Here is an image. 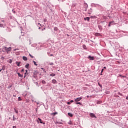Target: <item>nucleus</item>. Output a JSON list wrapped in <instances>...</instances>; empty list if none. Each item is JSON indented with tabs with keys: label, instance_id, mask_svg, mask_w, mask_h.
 <instances>
[{
	"label": "nucleus",
	"instance_id": "f257e3e1",
	"mask_svg": "<svg viewBox=\"0 0 128 128\" xmlns=\"http://www.w3.org/2000/svg\"><path fill=\"white\" fill-rule=\"evenodd\" d=\"M4 48L7 54H10V52H12V48L11 47L8 48L6 46H4Z\"/></svg>",
	"mask_w": 128,
	"mask_h": 128
},
{
	"label": "nucleus",
	"instance_id": "f03ea898",
	"mask_svg": "<svg viewBox=\"0 0 128 128\" xmlns=\"http://www.w3.org/2000/svg\"><path fill=\"white\" fill-rule=\"evenodd\" d=\"M58 28L57 27L54 28V34H56L58 32Z\"/></svg>",
	"mask_w": 128,
	"mask_h": 128
},
{
	"label": "nucleus",
	"instance_id": "7ed1b4c3",
	"mask_svg": "<svg viewBox=\"0 0 128 128\" xmlns=\"http://www.w3.org/2000/svg\"><path fill=\"white\" fill-rule=\"evenodd\" d=\"M82 99V97L78 98L74 100V102H80Z\"/></svg>",
	"mask_w": 128,
	"mask_h": 128
},
{
	"label": "nucleus",
	"instance_id": "20e7f679",
	"mask_svg": "<svg viewBox=\"0 0 128 128\" xmlns=\"http://www.w3.org/2000/svg\"><path fill=\"white\" fill-rule=\"evenodd\" d=\"M88 58L90 60H94V58L92 56H88Z\"/></svg>",
	"mask_w": 128,
	"mask_h": 128
},
{
	"label": "nucleus",
	"instance_id": "39448f33",
	"mask_svg": "<svg viewBox=\"0 0 128 128\" xmlns=\"http://www.w3.org/2000/svg\"><path fill=\"white\" fill-rule=\"evenodd\" d=\"M90 118H96V115H94V113H90Z\"/></svg>",
	"mask_w": 128,
	"mask_h": 128
},
{
	"label": "nucleus",
	"instance_id": "423d86ee",
	"mask_svg": "<svg viewBox=\"0 0 128 128\" xmlns=\"http://www.w3.org/2000/svg\"><path fill=\"white\" fill-rule=\"evenodd\" d=\"M90 17H86V18H84V20H88V22H89L90 20Z\"/></svg>",
	"mask_w": 128,
	"mask_h": 128
},
{
	"label": "nucleus",
	"instance_id": "0eeeda50",
	"mask_svg": "<svg viewBox=\"0 0 128 128\" xmlns=\"http://www.w3.org/2000/svg\"><path fill=\"white\" fill-rule=\"evenodd\" d=\"M22 60H28V58L26 56H24L22 57Z\"/></svg>",
	"mask_w": 128,
	"mask_h": 128
},
{
	"label": "nucleus",
	"instance_id": "6e6552de",
	"mask_svg": "<svg viewBox=\"0 0 128 128\" xmlns=\"http://www.w3.org/2000/svg\"><path fill=\"white\" fill-rule=\"evenodd\" d=\"M68 116L71 118L72 117V114L70 112H68Z\"/></svg>",
	"mask_w": 128,
	"mask_h": 128
},
{
	"label": "nucleus",
	"instance_id": "1a4fd4ad",
	"mask_svg": "<svg viewBox=\"0 0 128 128\" xmlns=\"http://www.w3.org/2000/svg\"><path fill=\"white\" fill-rule=\"evenodd\" d=\"M95 36H100V33L96 32L95 34Z\"/></svg>",
	"mask_w": 128,
	"mask_h": 128
},
{
	"label": "nucleus",
	"instance_id": "9d476101",
	"mask_svg": "<svg viewBox=\"0 0 128 128\" xmlns=\"http://www.w3.org/2000/svg\"><path fill=\"white\" fill-rule=\"evenodd\" d=\"M62 123L61 122H56V124H62Z\"/></svg>",
	"mask_w": 128,
	"mask_h": 128
},
{
	"label": "nucleus",
	"instance_id": "9b49d317",
	"mask_svg": "<svg viewBox=\"0 0 128 128\" xmlns=\"http://www.w3.org/2000/svg\"><path fill=\"white\" fill-rule=\"evenodd\" d=\"M38 26L39 27L38 29L40 30V26H42V24H40V23H38Z\"/></svg>",
	"mask_w": 128,
	"mask_h": 128
},
{
	"label": "nucleus",
	"instance_id": "f8f14e48",
	"mask_svg": "<svg viewBox=\"0 0 128 128\" xmlns=\"http://www.w3.org/2000/svg\"><path fill=\"white\" fill-rule=\"evenodd\" d=\"M16 64H17L18 66H20V62H16Z\"/></svg>",
	"mask_w": 128,
	"mask_h": 128
},
{
	"label": "nucleus",
	"instance_id": "ddd939ff",
	"mask_svg": "<svg viewBox=\"0 0 128 128\" xmlns=\"http://www.w3.org/2000/svg\"><path fill=\"white\" fill-rule=\"evenodd\" d=\"M8 62L9 64H12V59L9 60Z\"/></svg>",
	"mask_w": 128,
	"mask_h": 128
},
{
	"label": "nucleus",
	"instance_id": "4468645a",
	"mask_svg": "<svg viewBox=\"0 0 128 128\" xmlns=\"http://www.w3.org/2000/svg\"><path fill=\"white\" fill-rule=\"evenodd\" d=\"M28 66H30V64H27L25 67L26 68H28Z\"/></svg>",
	"mask_w": 128,
	"mask_h": 128
},
{
	"label": "nucleus",
	"instance_id": "2eb2a0df",
	"mask_svg": "<svg viewBox=\"0 0 128 128\" xmlns=\"http://www.w3.org/2000/svg\"><path fill=\"white\" fill-rule=\"evenodd\" d=\"M52 82L53 84H56V80H52Z\"/></svg>",
	"mask_w": 128,
	"mask_h": 128
},
{
	"label": "nucleus",
	"instance_id": "dca6fc26",
	"mask_svg": "<svg viewBox=\"0 0 128 128\" xmlns=\"http://www.w3.org/2000/svg\"><path fill=\"white\" fill-rule=\"evenodd\" d=\"M42 84H46V81H44V80H43L42 81Z\"/></svg>",
	"mask_w": 128,
	"mask_h": 128
},
{
	"label": "nucleus",
	"instance_id": "f3484780",
	"mask_svg": "<svg viewBox=\"0 0 128 128\" xmlns=\"http://www.w3.org/2000/svg\"><path fill=\"white\" fill-rule=\"evenodd\" d=\"M50 76H56V74L52 73V74H50Z\"/></svg>",
	"mask_w": 128,
	"mask_h": 128
},
{
	"label": "nucleus",
	"instance_id": "a211bd4d",
	"mask_svg": "<svg viewBox=\"0 0 128 128\" xmlns=\"http://www.w3.org/2000/svg\"><path fill=\"white\" fill-rule=\"evenodd\" d=\"M18 76L20 78H22L23 76L20 74V73H18Z\"/></svg>",
	"mask_w": 128,
	"mask_h": 128
},
{
	"label": "nucleus",
	"instance_id": "6ab92c4d",
	"mask_svg": "<svg viewBox=\"0 0 128 128\" xmlns=\"http://www.w3.org/2000/svg\"><path fill=\"white\" fill-rule=\"evenodd\" d=\"M51 114L53 116H56V114H58L57 112L52 113Z\"/></svg>",
	"mask_w": 128,
	"mask_h": 128
},
{
	"label": "nucleus",
	"instance_id": "aec40b11",
	"mask_svg": "<svg viewBox=\"0 0 128 128\" xmlns=\"http://www.w3.org/2000/svg\"><path fill=\"white\" fill-rule=\"evenodd\" d=\"M38 120H40V124H42V119L40 118H38Z\"/></svg>",
	"mask_w": 128,
	"mask_h": 128
},
{
	"label": "nucleus",
	"instance_id": "412c9836",
	"mask_svg": "<svg viewBox=\"0 0 128 128\" xmlns=\"http://www.w3.org/2000/svg\"><path fill=\"white\" fill-rule=\"evenodd\" d=\"M15 112H16V114H18V110H16V108H14Z\"/></svg>",
	"mask_w": 128,
	"mask_h": 128
},
{
	"label": "nucleus",
	"instance_id": "4be33fe9",
	"mask_svg": "<svg viewBox=\"0 0 128 128\" xmlns=\"http://www.w3.org/2000/svg\"><path fill=\"white\" fill-rule=\"evenodd\" d=\"M41 70H42L43 72H46V69L44 68H41Z\"/></svg>",
	"mask_w": 128,
	"mask_h": 128
},
{
	"label": "nucleus",
	"instance_id": "5701e85b",
	"mask_svg": "<svg viewBox=\"0 0 128 128\" xmlns=\"http://www.w3.org/2000/svg\"><path fill=\"white\" fill-rule=\"evenodd\" d=\"M76 104H80L81 106L82 103H80V102H77L76 103Z\"/></svg>",
	"mask_w": 128,
	"mask_h": 128
},
{
	"label": "nucleus",
	"instance_id": "b1692460",
	"mask_svg": "<svg viewBox=\"0 0 128 128\" xmlns=\"http://www.w3.org/2000/svg\"><path fill=\"white\" fill-rule=\"evenodd\" d=\"M2 70H4V66H3L2 68L0 70V72H2Z\"/></svg>",
	"mask_w": 128,
	"mask_h": 128
},
{
	"label": "nucleus",
	"instance_id": "393cba45",
	"mask_svg": "<svg viewBox=\"0 0 128 128\" xmlns=\"http://www.w3.org/2000/svg\"><path fill=\"white\" fill-rule=\"evenodd\" d=\"M16 120V117H14V116H13V120L14 121Z\"/></svg>",
	"mask_w": 128,
	"mask_h": 128
},
{
	"label": "nucleus",
	"instance_id": "a878e982",
	"mask_svg": "<svg viewBox=\"0 0 128 128\" xmlns=\"http://www.w3.org/2000/svg\"><path fill=\"white\" fill-rule=\"evenodd\" d=\"M88 14H92V10H89L88 12Z\"/></svg>",
	"mask_w": 128,
	"mask_h": 128
},
{
	"label": "nucleus",
	"instance_id": "bb28decb",
	"mask_svg": "<svg viewBox=\"0 0 128 128\" xmlns=\"http://www.w3.org/2000/svg\"><path fill=\"white\" fill-rule=\"evenodd\" d=\"M33 62H34V66H38V64H36V62L35 61H34Z\"/></svg>",
	"mask_w": 128,
	"mask_h": 128
},
{
	"label": "nucleus",
	"instance_id": "cd10ccee",
	"mask_svg": "<svg viewBox=\"0 0 128 128\" xmlns=\"http://www.w3.org/2000/svg\"><path fill=\"white\" fill-rule=\"evenodd\" d=\"M29 56H30V58H34V56H32V54H29Z\"/></svg>",
	"mask_w": 128,
	"mask_h": 128
},
{
	"label": "nucleus",
	"instance_id": "c85d7f7f",
	"mask_svg": "<svg viewBox=\"0 0 128 128\" xmlns=\"http://www.w3.org/2000/svg\"><path fill=\"white\" fill-rule=\"evenodd\" d=\"M18 100H19V101L22 100V98H20V97H18Z\"/></svg>",
	"mask_w": 128,
	"mask_h": 128
},
{
	"label": "nucleus",
	"instance_id": "c756f323",
	"mask_svg": "<svg viewBox=\"0 0 128 128\" xmlns=\"http://www.w3.org/2000/svg\"><path fill=\"white\" fill-rule=\"evenodd\" d=\"M98 85L99 86H100V88H102V85L100 84V82H98Z\"/></svg>",
	"mask_w": 128,
	"mask_h": 128
},
{
	"label": "nucleus",
	"instance_id": "7c9ffc66",
	"mask_svg": "<svg viewBox=\"0 0 128 128\" xmlns=\"http://www.w3.org/2000/svg\"><path fill=\"white\" fill-rule=\"evenodd\" d=\"M68 124H72V123L70 121Z\"/></svg>",
	"mask_w": 128,
	"mask_h": 128
},
{
	"label": "nucleus",
	"instance_id": "2f4dec72",
	"mask_svg": "<svg viewBox=\"0 0 128 128\" xmlns=\"http://www.w3.org/2000/svg\"><path fill=\"white\" fill-rule=\"evenodd\" d=\"M112 22H109V24H112Z\"/></svg>",
	"mask_w": 128,
	"mask_h": 128
},
{
	"label": "nucleus",
	"instance_id": "473e14b6",
	"mask_svg": "<svg viewBox=\"0 0 128 128\" xmlns=\"http://www.w3.org/2000/svg\"><path fill=\"white\" fill-rule=\"evenodd\" d=\"M68 104H70V102H68Z\"/></svg>",
	"mask_w": 128,
	"mask_h": 128
},
{
	"label": "nucleus",
	"instance_id": "72a5a7b5",
	"mask_svg": "<svg viewBox=\"0 0 128 128\" xmlns=\"http://www.w3.org/2000/svg\"><path fill=\"white\" fill-rule=\"evenodd\" d=\"M104 72V68L102 70L101 72L102 73Z\"/></svg>",
	"mask_w": 128,
	"mask_h": 128
},
{
	"label": "nucleus",
	"instance_id": "f704fd0d",
	"mask_svg": "<svg viewBox=\"0 0 128 128\" xmlns=\"http://www.w3.org/2000/svg\"><path fill=\"white\" fill-rule=\"evenodd\" d=\"M70 102L71 103V102H74V100H71L70 101Z\"/></svg>",
	"mask_w": 128,
	"mask_h": 128
},
{
	"label": "nucleus",
	"instance_id": "c9c22d12",
	"mask_svg": "<svg viewBox=\"0 0 128 128\" xmlns=\"http://www.w3.org/2000/svg\"><path fill=\"white\" fill-rule=\"evenodd\" d=\"M98 104H102V101H100L99 102H98Z\"/></svg>",
	"mask_w": 128,
	"mask_h": 128
},
{
	"label": "nucleus",
	"instance_id": "e433bc0d",
	"mask_svg": "<svg viewBox=\"0 0 128 128\" xmlns=\"http://www.w3.org/2000/svg\"><path fill=\"white\" fill-rule=\"evenodd\" d=\"M50 56H54V54H50Z\"/></svg>",
	"mask_w": 128,
	"mask_h": 128
},
{
	"label": "nucleus",
	"instance_id": "4c0bfd02",
	"mask_svg": "<svg viewBox=\"0 0 128 128\" xmlns=\"http://www.w3.org/2000/svg\"><path fill=\"white\" fill-rule=\"evenodd\" d=\"M1 58H2V60H4V58L2 56Z\"/></svg>",
	"mask_w": 128,
	"mask_h": 128
},
{
	"label": "nucleus",
	"instance_id": "58836bf2",
	"mask_svg": "<svg viewBox=\"0 0 128 128\" xmlns=\"http://www.w3.org/2000/svg\"><path fill=\"white\" fill-rule=\"evenodd\" d=\"M52 64H53L52 62H51V63L50 64V66H52Z\"/></svg>",
	"mask_w": 128,
	"mask_h": 128
},
{
	"label": "nucleus",
	"instance_id": "ea45409f",
	"mask_svg": "<svg viewBox=\"0 0 128 128\" xmlns=\"http://www.w3.org/2000/svg\"><path fill=\"white\" fill-rule=\"evenodd\" d=\"M22 72H24V69H22Z\"/></svg>",
	"mask_w": 128,
	"mask_h": 128
},
{
	"label": "nucleus",
	"instance_id": "a19ab883",
	"mask_svg": "<svg viewBox=\"0 0 128 128\" xmlns=\"http://www.w3.org/2000/svg\"><path fill=\"white\" fill-rule=\"evenodd\" d=\"M12 128H16V126H13Z\"/></svg>",
	"mask_w": 128,
	"mask_h": 128
},
{
	"label": "nucleus",
	"instance_id": "79ce46f5",
	"mask_svg": "<svg viewBox=\"0 0 128 128\" xmlns=\"http://www.w3.org/2000/svg\"><path fill=\"white\" fill-rule=\"evenodd\" d=\"M46 30V28H44V29H42V30Z\"/></svg>",
	"mask_w": 128,
	"mask_h": 128
},
{
	"label": "nucleus",
	"instance_id": "37998d69",
	"mask_svg": "<svg viewBox=\"0 0 128 128\" xmlns=\"http://www.w3.org/2000/svg\"><path fill=\"white\" fill-rule=\"evenodd\" d=\"M90 18H94V16H91Z\"/></svg>",
	"mask_w": 128,
	"mask_h": 128
},
{
	"label": "nucleus",
	"instance_id": "c03bdc74",
	"mask_svg": "<svg viewBox=\"0 0 128 128\" xmlns=\"http://www.w3.org/2000/svg\"><path fill=\"white\" fill-rule=\"evenodd\" d=\"M126 100H128V96L126 97Z\"/></svg>",
	"mask_w": 128,
	"mask_h": 128
},
{
	"label": "nucleus",
	"instance_id": "a18cd8bd",
	"mask_svg": "<svg viewBox=\"0 0 128 128\" xmlns=\"http://www.w3.org/2000/svg\"><path fill=\"white\" fill-rule=\"evenodd\" d=\"M108 26H110V24L109 23Z\"/></svg>",
	"mask_w": 128,
	"mask_h": 128
},
{
	"label": "nucleus",
	"instance_id": "49530a36",
	"mask_svg": "<svg viewBox=\"0 0 128 128\" xmlns=\"http://www.w3.org/2000/svg\"><path fill=\"white\" fill-rule=\"evenodd\" d=\"M104 70H106V67H104Z\"/></svg>",
	"mask_w": 128,
	"mask_h": 128
},
{
	"label": "nucleus",
	"instance_id": "de8ad7c7",
	"mask_svg": "<svg viewBox=\"0 0 128 128\" xmlns=\"http://www.w3.org/2000/svg\"><path fill=\"white\" fill-rule=\"evenodd\" d=\"M26 72H28V70H26Z\"/></svg>",
	"mask_w": 128,
	"mask_h": 128
},
{
	"label": "nucleus",
	"instance_id": "09e8293b",
	"mask_svg": "<svg viewBox=\"0 0 128 128\" xmlns=\"http://www.w3.org/2000/svg\"><path fill=\"white\" fill-rule=\"evenodd\" d=\"M14 14H16V11H14Z\"/></svg>",
	"mask_w": 128,
	"mask_h": 128
},
{
	"label": "nucleus",
	"instance_id": "8fccbe9b",
	"mask_svg": "<svg viewBox=\"0 0 128 128\" xmlns=\"http://www.w3.org/2000/svg\"><path fill=\"white\" fill-rule=\"evenodd\" d=\"M87 98H90V96H87Z\"/></svg>",
	"mask_w": 128,
	"mask_h": 128
},
{
	"label": "nucleus",
	"instance_id": "3c124183",
	"mask_svg": "<svg viewBox=\"0 0 128 128\" xmlns=\"http://www.w3.org/2000/svg\"><path fill=\"white\" fill-rule=\"evenodd\" d=\"M101 74V76H102V72H101V74Z\"/></svg>",
	"mask_w": 128,
	"mask_h": 128
},
{
	"label": "nucleus",
	"instance_id": "603ef678",
	"mask_svg": "<svg viewBox=\"0 0 128 128\" xmlns=\"http://www.w3.org/2000/svg\"><path fill=\"white\" fill-rule=\"evenodd\" d=\"M84 48H86V47L84 46Z\"/></svg>",
	"mask_w": 128,
	"mask_h": 128
},
{
	"label": "nucleus",
	"instance_id": "864d4df0",
	"mask_svg": "<svg viewBox=\"0 0 128 128\" xmlns=\"http://www.w3.org/2000/svg\"><path fill=\"white\" fill-rule=\"evenodd\" d=\"M84 48H86V47L84 46Z\"/></svg>",
	"mask_w": 128,
	"mask_h": 128
}]
</instances>
